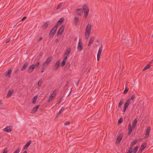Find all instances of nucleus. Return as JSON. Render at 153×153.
<instances>
[{"mask_svg": "<svg viewBox=\"0 0 153 153\" xmlns=\"http://www.w3.org/2000/svg\"><path fill=\"white\" fill-rule=\"evenodd\" d=\"M91 24H88L86 27V31L85 33V38L88 40L89 37L91 33Z\"/></svg>", "mask_w": 153, "mask_h": 153, "instance_id": "f257e3e1", "label": "nucleus"}, {"mask_svg": "<svg viewBox=\"0 0 153 153\" xmlns=\"http://www.w3.org/2000/svg\"><path fill=\"white\" fill-rule=\"evenodd\" d=\"M58 27L54 26L49 33V37L50 38H53L56 33Z\"/></svg>", "mask_w": 153, "mask_h": 153, "instance_id": "f03ea898", "label": "nucleus"}, {"mask_svg": "<svg viewBox=\"0 0 153 153\" xmlns=\"http://www.w3.org/2000/svg\"><path fill=\"white\" fill-rule=\"evenodd\" d=\"M83 11L84 10V15L85 18H87L88 14L89 9L86 4H84L83 6Z\"/></svg>", "mask_w": 153, "mask_h": 153, "instance_id": "7ed1b4c3", "label": "nucleus"}, {"mask_svg": "<svg viewBox=\"0 0 153 153\" xmlns=\"http://www.w3.org/2000/svg\"><path fill=\"white\" fill-rule=\"evenodd\" d=\"M65 27V25H62L59 29L58 31L57 35L58 36L61 35L63 33Z\"/></svg>", "mask_w": 153, "mask_h": 153, "instance_id": "20e7f679", "label": "nucleus"}, {"mask_svg": "<svg viewBox=\"0 0 153 153\" xmlns=\"http://www.w3.org/2000/svg\"><path fill=\"white\" fill-rule=\"evenodd\" d=\"M83 48V47L82 39H79L77 47V49L79 51H80L82 50Z\"/></svg>", "mask_w": 153, "mask_h": 153, "instance_id": "39448f33", "label": "nucleus"}, {"mask_svg": "<svg viewBox=\"0 0 153 153\" xmlns=\"http://www.w3.org/2000/svg\"><path fill=\"white\" fill-rule=\"evenodd\" d=\"M130 101V99L126 101V102L124 106V109L123 111L124 112H125L126 109L128 108V105L129 104V103Z\"/></svg>", "mask_w": 153, "mask_h": 153, "instance_id": "423d86ee", "label": "nucleus"}, {"mask_svg": "<svg viewBox=\"0 0 153 153\" xmlns=\"http://www.w3.org/2000/svg\"><path fill=\"white\" fill-rule=\"evenodd\" d=\"M151 132V128L149 126L148 127L147 129L146 130V133L144 137V138L145 139H148V138Z\"/></svg>", "mask_w": 153, "mask_h": 153, "instance_id": "0eeeda50", "label": "nucleus"}, {"mask_svg": "<svg viewBox=\"0 0 153 153\" xmlns=\"http://www.w3.org/2000/svg\"><path fill=\"white\" fill-rule=\"evenodd\" d=\"M102 47H103L102 45V44H101V47L99 50L97 55V59L98 61H99L100 59V56H101V53L102 50Z\"/></svg>", "mask_w": 153, "mask_h": 153, "instance_id": "6e6552de", "label": "nucleus"}, {"mask_svg": "<svg viewBox=\"0 0 153 153\" xmlns=\"http://www.w3.org/2000/svg\"><path fill=\"white\" fill-rule=\"evenodd\" d=\"M75 13L78 15L81 16L83 13V9H76L75 11Z\"/></svg>", "mask_w": 153, "mask_h": 153, "instance_id": "1a4fd4ad", "label": "nucleus"}, {"mask_svg": "<svg viewBox=\"0 0 153 153\" xmlns=\"http://www.w3.org/2000/svg\"><path fill=\"white\" fill-rule=\"evenodd\" d=\"M35 68L34 64H33L30 66L28 68V72L29 73L32 72Z\"/></svg>", "mask_w": 153, "mask_h": 153, "instance_id": "9d476101", "label": "nucleus"}, {"mask_svg": "<svg viewBox=\"0 0 153 153\" xmlns=\"http://www.w3.org/2000/svg\"><path fill=\"white\" fill-rule=\"evenodd\" d=\"M64 19L63 18H61L57 22L56 24L55 25V26H56L57 27H58V26L60 25H61L62 22L64 21Z\"/></svg>", "mask_w": 153, "mask_h": 153, "instance_id": "9b49d317", "label": "nucleus"}, {"mask_svg": "<svg viewBox=\"0 0 153 153\" xmlns=\"http://www.w3.org/2000/svg\"><path fill=\"white\" fill-rule=\"evenodd\" d=\"M66 108H65L64 107H62L56 116V118H57L59 115H60L61 113H62Z\"/></svg>", "mask_w": 153, "mask_h": 153, "instance_id": "f8f14e48", "label": "nucleus"}, {"mask_svg": "<svg viewBox=\"0 0 153 153\" xmlns=\"http://www.w3.org/2000/svg\"><path fill=\"white\" fill-rule=\"evenodd\" d=\"M71 51V48H68L66 51L65 53V57L67 58V57L68 55L70 54V53Z\"/></svg>", "mask_w": 153, "mask_h": 153, "instance_id": "ddd939ff", "label": "nucleus"}, {"mask_svg": "<svg viewBox=\"0 0 153 153\" xmlns=\"http://www.w3.org/2000/svg\"><path fill=\"white\" fill-rule=\"evenodd\" d=\"M11 127L10 126H7L4 128V131L8 132L9 133L11 132L12 131V129L10 128Z\"/></svg>", "mask_w": 153, "mask_h": 153, "instance_id": "4468645a", "label": "nucleus"}, {"mask_svg": "<svg viewBox=\"0 0 153 153\" xmlns=\"http://www.w3.org/2000/svg\"><path fill=\"white\" fill-rule=\"evenodd\" d=\"M12 71V69L10 68L6 72V76H7L9 78L11 77L10 74H11Z\"/></svg>", "mask_w": 153, "mask_h": 153, "instance_id": "2eb2a0df", "label": "nucleus"}, {"mask_svg": "<svg viewBox=\"0 0 153 153\" xmlns=\"http://www.w3.org/2000/svg\"><path fill=\"white\" fill-rule=\"evenodd\" d=\"M28 65V63L27 62H25L24 65H23L22 67L21 68V71H23L26 68H27V66Z\"/></svg>", "mask_w": 153, "mask_h": 153, "instance_id": "dca6fc26", "label": "nucleus"}, {"mask_svg": "<svg viewBox=\"0 0 153 153\" xmlns=\"http://www.w3.org/2000/svg\"><path fill=\"white\" fill-rule=\"evenodd\" d=\"M123 137V135L122 134H120L118 136L117 139V141L119 143L121 142Z\"/></svg>", "mask_w": 153, "mask_h": 153, "instance_id": "f3484780", "label": "nucleus"}, {"mask_svg": "<svg viewBox=\"0 0 153 153\" xmlns=\"http://www.w3.org/2000/svg\"><path fill=\"white\" fill-rule=\"evenodd\" d=\"M31 143V140L28 141L24 147V149H25L27 148L28 147V146L30 145Z\"/></svg>", "mask_w": 153, "mask_h": 153, "instance_id": "a211bd4d", "label": "nucleus"}, {"mask_svg": "<svg viewBox=\"0 0 153 153\" xmlns=\"http://www.w3.org/2000/svg\"><path fill=\"white\" fill-rule=\"evenodd\" d=\"M128 134L130 135L132 132V128L131 126V124H130L128 126Z\"/></svg>", "mask_w": 153, "mask_h": 153, "instance_id": "6ab92c4d", "label": "nucleus"}, {"mask_svg": "<svg viewBox=\"0 0 153 153\" xmlns=\"http://www.w3.org/2000/svg\"><path fill=\"white\" fill-rule=\"evenodd\" d=\"M13 91L9 90L6 96L7 98H9L10 97L11 95L13 94Z\"/></svg>", "mask_w": 153, "mask_h": 153, "instance_id": "aec40b11", "label": "nucleus"}, {"mask_svg": "<svg viewBox=\"0 0 153 153\" xmlns=\"http://www.w3.org/2000/svg\"><path fill=\"white\" fill-rule=\"evenodd\" d=\"M60 63V60H58L56 62L54 68L55 70H56L58 69Z\"/></svg>", "mask_w": 153, "mask_h": 153, "instance_id": "412c9836", "label": "nucleus"}, {"mask_svg": "<svg viewBox=\"0 0 153 153\" xmlns=\"http://www.w3.org/2000/svg\"><path fill=\"white\" fill-rule=\"evenodd\" d=\"M67 59L68 58L67 57H65L64 58L63 61L61 64V66L63 67L65 65Z\"/></svg>", "mask_w": 153, "mask_h": 153, "instance_id": "4be33fe9", "label": "nucleus"}, {"mask_svg": "<svg viewBox=\"0 0 153 153\" xmlns=\"http://www.w3.org/2000/svg\"><path fill=\"white\" fill-rule=\"evenodd\" d=\"M94 37H92L91 38V39L89 41V42L88 43V46H90L92 43L94 42Z\"/></svg>", "mask_w": 153, "mask_h": 153, "instance_id": "5701e85b", "label": "nucleus"}, {"mask_svg": "<svg viewBox=\"0 0 153 153\" xmlns=\"http://www.w3.org/2000/svg\"><path fill=\"white\" fill-rule=\"evenodd\" d=\"M146 143H144L142 145L140 149H141V150H144L145 149L146 147Z\"/></svg>", "mask_w": 153, "mask_h": 153, "instance_id": "b1692460", "label": "nucleus"}, {"mask_svg": "<svg viewBox=\"0 0 153 153\" xmlns=\"http://www.w3.org/2000/svg\"><path fill=\"white\" fill-rule=\"evenodd\" d=\"M39 106H40V105H37L36 106L33 107L32 109L34 113H35L37 111V110L39 108Z\"/></svg>", "mask_w": 153, "mask_h": 153, "instance_id": "393cba45", "label": "nucleus"}, {"mask_svg": "<svg viewBox=\"0 0 153 153\" xmlns=\"http://www.w3.org/2000/svg\"><path fill=\"white\" fill-rule=\"evenodd\" d=\"M137 120L136 119H135L134 120V121L133 122L132 126V128H134L135 127L137 123Z\"/></svg>", "mask_w": 153, "mask_h": 153, "instance_id": "a878e982", "label": "nucleus"}, {"mask_svg": "<svg viewBox=\"0 0 153 153\" xmlns=\"http://www.w3.org/2000/svg\"><path fill=\"white\" fill-rule=\"evenodd\" d=\"M74 22L76 25H77L79 22V19L77 17H76L74 18Z\"/></svg>", "mask_w": 153, "mask_h": 153, "instance_id": "bb28decb", "label": "nucleus"}, {"mask_svg": "<svg viewBox=\"0 0 153 153\" xmlns=\"http://www.w3.org/2000/svg\"><path fill=\"white\" fill-rule=\"evenodd\" d=\"M123 101L124 100L122 98L121 100H120V102L119 103V104L118 105V107H120L121 106L123 105Z\"/></svg>", "mask_w": 153, "mask_h": 153, "instance_id": "cd10ccee", "label": "nucleus"}, {"mask_svg": "<svg viewBox=\"0 0 153 153\" xmlns=\"http://www.w3.org/2000/svg\"><path fill=\"white\" fill-rule=\"evenodd\" d=\"M43 82V81L42 79H40V80H39L38 82V86L39 87H40L42 85Z\"/></svg>", "mask_w": 153, "mask_h": 153, "instance_id": "c85d7f7f", "label": "nucleus"}, {"mask_svg": "<svg viewBox=\"0 0 153 153\" xmlns=\"http://www.w3.org/2000/svg\"><path fill=\"white\" fill-rule=\"evenodd\" d=\"M150 63L148 64L143 69V71H145L149 68H150V65H149Z\"/></svg>", "mask_w": 153, "mask_h": 153, "instance_id": "c756f323", "label": "nucleus"}, {"mask_svg": "<svg viewBox=\"0 0 153 153\" xmlns=\"http://www.w3.org/2000/svg\"><path fill=\"white\" fill-rule=\"evenodd\" d=\"M37 96H36L35 97H34L33 98L32 100H33V103H35L36 101V100H37Z\"/></svg>", "mask_w": 153, "mask_h": 153, "instance_id": "7c9ffc66", "label": "nucleus"}, {"mask_svg": "<svg viewBox=\"0 0 153 153\" xmlns=\"http://www.w3.org/2000/svg\"><path fill=\"white\" fill-rule=\"evenodd\" d=\"M49 22H46L45 23L44 25L43 28L45 29L48 25Z\"/></svg>", "mask_w": 153, "mask_h": 153, "instance_id": "2f4dec72", "label": "nucleus"}, {"mask_svg": "<svg viewBox=\"0 0 153 153\" xmlns=\"http://www.w3.org/2000/svg\"><path fill=\"white\" fill-rule=\"evenodd\" d=\"M40 63L39 62H37L35 65L34 64V67L36 68H38L39 66Z\"/></svg>", "mask_w": 153, "mask_h": 153, "instance_id": "473e14b6", "label": "nucleus"}, {"mask_svg": "<svg viewBox=\"0 0 153 153\" xmlns=\"http://www.w3.org/2000/svg\"><path fill=\"white\" fill-rule=\"evenodd\" d=\"M52 57H50L48 59H47L46 61L50 63L51 61L52 60Z\"/></svg>", "mask_w": 153, "mask_h": 153, "instance_id": "72a5a7b5", "label": "nucleus"}, {"mask_svg": "<svg viewBox=\"0 0 153 153\" xmlns=\"http://www.w3.org/2000/svg\"><path fill=\"white\" fill-rule=\"evenodd\" d=\"M55 92H56V91H54L53 92V93H52V94H51V95L50 96L52 97H53V98L54 97H55V95H56V93H55Z\"/></svg>", "mask_w": 153, "mask_h": 153, "instance_id": "f704fd0d", "label": "nucleus"}, {"mask_svg": "<svg viewBox=\"0 0 153 153\" xmlns=\"http://www.w3.org/2000/svg\"><path fill=\"white\" fill-rule=\"evenodd\" d=\"M70 66V62H68L65 66V68L67 69H68Z\"/></svg>", "mask_w": 153, "mask_h": 153, "instance_id": "c9c22d12", "label": "nucleus"}, {"mask_svg": "<svg viewBox=\"0 0 153 153\" xmlns=\"http://www.w3.org/2000/svg\"><path fill=\"white\" fill-rule=\"evenodd\" d=\"M138 149V146H136L134 149L133 152V153H136L137 152Z\"/></svg>", "mask_w": 153, "mask_h": 153, "instance_id": "e433bc0d", "label": "nucleus"}, {"mask_svg": "<svg viewBox=\"0 0 153 153\" xmlns=\"http://www.w3.org/2000/svg\"><path fill=\"white\" fill-rule=\"evenodd\" d=\"M49 63L47 62L46 61L43 64V66H45V67H47L49 64Z\"/></svg>", "mask_w": 153, "mask_h": 153, "instance_id": "4c0bfd02", "label": "nucleus"}, {"mask_svg": "<svg viewBox=\"0 0 153 153\" xmlns=\"http://www.w3.org/2000/svg\"><path fill=\"white\" fill-rule=\"evenodd\" d=\"M137 142V140H136L132 142L131 143V145L132 146L133 145H135Z\"/></svg>", "mask_w": 153, "mask_h": 153, "instance_id": "58836bf2", "label": "nucleus"}, {"mask_svg": "<svg viewBox=\"0 0 153 153\" xmlns=\"http://www.w3.org/2000/svg\"><path fill=\"white\" fill-rule=\"evenodd\" d=\"M123 121V119L122 118H120L118 122V123L119 124H121Z\"/></svg>", "mask_w": 153, "mask_h": 153, "instance_id": "ea45409f", "label": "nucleus"}, {"mask_svg": "<svg viewBox=\"0 0 153 153\" xmlns=\"http://www.w3.org/2000/svg\"><path fill=\"white\" fill-rule=\"evenodd\" d=\"M62 4V3H59L57 6V7L56 8V9L58 10L59 8H60V7H61V6Z\"/></svg>", "mask_w": 153, "mask_h": 153, "instance_id": "a19ab883", "label": "nucleus"}, {"mask_svg": "<svg viewBox=\"0 0 153 153\" xmlns=\"http://www.w3.org/2000/svg\"><path fill=\"white\" fill-rule=\"evenodd\" d=\"M63 98V97H61L60 98L59 100H58L57 103L58 104H60L61 103V101H62V100Z\"/></svg>", "mask_w": 153, "mask_h": 153, "instance_id": "79ce46f5", "label": "nucleus"}, {"mask_svg": "<svg viewBox=\"0 0 153 153\" xmlns=\"http://www.w3.org/2000/svg\"><path fill=\"white\" fill-rule=\"evenodd\" d=\"M128 88H126L125 89L124 91H123V93L124 94H126V93H127V92H128Z\"/></svg>", "mask_w": 153, "mask_h": 153, "instance_id": "37998d69", "label": "nucleus"}, {"mask_svg": "<svg viewBox=\"0 0 153 153\" xmlns=\"http://www.w3.org/2000/svg\"><path fill=\"white\" fill-rule=\"evenodd\" d=\"M53 98L52 97L50 96L48 99V102H50L53 99Z\"/></svg>", "mask_w": 153, "mask_h": 153, "instance_id": "c03bdc74", "label": "nucleus"}, {"mask_svg": "<svg viewBox=\"0 0 153 153\" xmlns=\"http://www.w3.org/2000/svg\"><path fill=\"white\" fill-rule=\"evenodd\" d=\"M45 67V66H43V65L42 67V70L41 71L42 73H43L44 71Z\"/></svg>", "mask_w": 153, "mask_h": 153, "instance_id": "a18cd8bd", "label": "nucleus"}, {"mask_svg": "<svg viewBox=\"0 0 153 153\" xmlns=\"http://www.w3.org/2000/svg\"><path fill=\"white\" fill-rule=\"evenodd\" d=\"M20 150L19 149H17L14 152V153H19Z\"/></svg>", "mask_w": 153, "mask_h": 153, "instance_id": "49530a36", "label": "nucleus"}, {"mask_svg": "<svg viewBox=\"0 0 153 153\" xmlns=\"http://www.w3.org/2000/svg\"><path fill=\"white\" fill-rule=\"evenodd\" d=\"M135 98V96H134V94L131 97V99H130V100H133Z\"/></svg>", "mask_w": 153, "mask_h": 153, "instance_id": "de8ad7c7", "label": "nucleus"}, {"mask_svg": "<svg viewBox=\"0 0 153 153\" xmlns=\"http://www.w3.org/2000/svg\"><path fill=\"white\" fill-rule=\"evenodd\" d=\"M7 149L6 148L4 149L2 153H7Z\"/></svg>", "mask_w": 153, "mask_h": 153, "instance_id": "09e8293b", "label": "nucleus"}, {"mask_svg": "<svg viewBox=\"0 0 153 153\" xmlns=\"http://www.w3.org/2000/svg\"><path fill=\"white\" fill-rule=\"evenodd\" d=\"M10 41V39H7L6 40V43H8Z\"/></svg>", "mask_w": 153, "mask_h": 153, "instance_id": "8fccbe9b", "label": "nucleus"}, {"mask_svg": "<svg viewBox=\"0 0 153 153\" xmlns=\"http://www.w3.org/2000/svg\"><path fill=\"white\" fill-rule=\"evenodd\" d=\"M70 124V122H69L68 121H67L64 123V125L65 126H67L69 125Z\"/></svg>", "mask_w": 153, "mask_h": 153, "instance_id": "3c124183", "label": "nucleus"}, {"mask_svg": "<svg viewBox=\"0 0 153 153\" xmlns=\"http://www.w3.org/2000/svg\"><path fill=\"white\" fill-rule=\"evenodd\" d=\"M70 83V81H68L67 82V83H66V84L65 85V87L68 86V85Z\"/></svg>", "mask_w": 153, "mask_h": 153, "instance_id": "603ef678", "label": "nucleus"}, {"mask_svg": "<svg viewBox=\"0 0 153 153\" xmlns=\"http://www.w3.org/2000/svg\"><path fill=\"white\" fill-rule=\"evenodd\" d=\"M59 41V39H56L54 41V42L56 43H58Z\"/></svg>", "mask_w": 153, "mask_h": 153, "instance_id": "864d4df0", "label": "nucleus"}, {"mask_svg": "<svg viewBox=\"0 0 153 153\" xmlns=\"http://www.w3.org/2000/svg\"><path fill=\"white\" fill-rule=\"evenodd\" d=\"M143 150H141V149H140L138 152V153H141Z\"/></svg>", "mask_w": 153, "mask_h": 153, "instance_id": "5fc2aeb1", "label": "nucleus"}, {"mask_svg": "<svg viewBox=\"0 0 153 153\" xmlns=\"http://www.w3.org/2000/svg\"><path fill=\"white\" fill-rule=\"evenodd\" d=\"M27 18V17L26 16H24L23 18L21 20V21H23L24 20H25V19H26Z\"/></svg>", "mask_w": 153, "mask_h": 153, "instance_id": "6e6d98bb", "label": "nucleus"}, {"mask_svg": "<svg viewBox=\"0 0 153 153\" xmlns=\"http://www.w3.org/2000/svg\"><path fill=\"white\" fill-rule=\"evenodd\" d=\"M42 37H40V39L38 40V42H40V41H41L42 40Z\"/></svg>", "mask_w": 153, "mask_h": 153, "instance_id": "4d7b16f0", "label": "nucleus"}, {"mask_svg": "<svg viewBox=\"0 0 153 153\" xmlns=\"http://www.w3.org/2000/svg\"><path fill=\"white\" fill-rule=\"evenodd\" d=\"M79 80L78 81V82L76 84V85L77 86H78L79 85Z\"/></svg>", "mask_w": 153, "mask_h": 153, "instance_id": "13d9d810", "label": "nucleus"}, {"mask_svg": "<svg viewBox=\"0 0 153 153\" xmlns=\"http://www.w3.org/2000/svg\"><path fill=\"white\" fill-rule=\"evenodd\" d=\"M42 55H43V53H41V52L40 53V54H39V56L41 57L42 56Z\"/></svg>", "mask_w": 153, "mask_h": 153, "instance_id": "bf43d9fd", "label": "nucleus"}, {"mask_svg": "<svg viewBox=\"0 0 153 153\" xmlns=\"http://www.w3.org/2000/svg\"><path fill=\"white\" fill-rule=\"evenodd\" d=\"M132 151H131L130 150H128L127 153H132Z\"/></svg>", "mask_w": 153, "mask_h": 153, "instance_id": "052dcab7", "label": "nucleus"}, {"mask_svg": "<svg viewBox=\"0 0 153 153\" xmlns=\"http://www.w3.org/2000/svg\"><path fill=\"white\" fill-rule=\"evenodd\" d=\"M129 150H130L131 151H132V146H131L129 149Z\"/></svg>", "mask_w": 153, "mask_h": 153, "instance_id": "680f3d73", "label": "nucleus"}, {"mask_svg": "<svg viewBox=\"0 0 153 153\" xmlns=\"http://www.w3.org/2000/svg\"><path fill=\"white\" fill-rule=\"evenodd\" d=\"M91 68H89V69L88 70V72H87V74L88 73V72L90 71V70H91Z\"/></svg>", "mask_w": 153, "mask_h": 153, "instance_id": "e2e57ef3", "label": "nucleus"}, {"mask_svg": "<svg viewBox=\"0 0 153 153\" xmlns=\"http://www.w3.org/2000/svg\"><path fill=\"white\" fill-rule=\"evenodd\" d=\"M77 37H76L74 39V41H76L77 40Z\"/></svg>", "mask_w": 153, "mask_h": 153, "instance_id": "0e129e2a", "label": "nucleus"}, {"mask_svg": "<svg viewBox=\"0 0 153 153\" xmlns=\"http://www.w3.org/2000/svg\"><path fill=\"white\" fill-rule=\"evenodd\" d=\"M18 70L19 69H16V70L15 72L16 73L18 71Z\"/></svg>", "mask_w": 153, "mask_h": 153, "instance_id": "69168bd1", "label": "nucleus"}, {"mask_svg": "<svg viewBox=\"0 0 153 153\" xmlns=\"http://www.w3.org/2000/svg\"><path fill=\"white\" fill-rule=\"evenodd\" d=\"M22 153H27V151H24Z\"/></svg>", "mask_w": 153, "mask_h": 153, "instance_id": "338daca9", "label": "nucleus"}, {"mask_svg": "<svg viewBox=\"0 0 153 153\" xmlns=\"http://www.w3.org/2000/svg\"><path fill=\"white\" fill-rule=\"evenodd\" d=\"M1 101L0 100V105L2 104V103H1Z\"/></svg>", "mask_w": 153, "mask_h": 153, "instance_id": "774afa93", "label": "nucleus"}]
</instances>
